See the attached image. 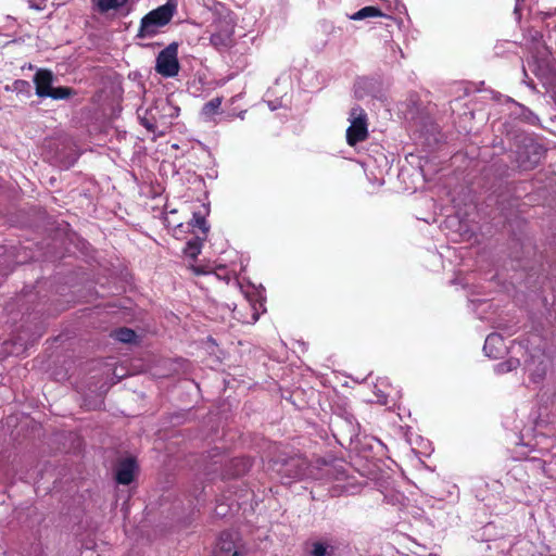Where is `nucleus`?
<instances>
[{
    "label": "nucleus",
    "mask_w": 556,
    "mask_h": 556,
    "mask_svg": "<svg viewBox=\"0 0 556 556\" xmlns=\"http://www.w3.org/2000/svg\"><path fill=\"white\" fill-rule=\"evenodd\" d=\"M381 16H383V13H382V11L379 8L372 7V5H368V7L362 8L357 12H355L351 16V18L354 20V21H361V20H364V18H367V17H381Z\"/></svg>",
    "instance_id": "15"
},
{
    "label": "nucleus",
    "mask_w": 556,
    "mask_h": 556,
    "mask_svg": "<svg viewBox=\"0 0 556 556\" xmlns=\"http://www.w3.org/2000/svg\"><path fill=\"white\" fill-rule=\"evenodd\" d=\"M179 70L178 43L172 42L157 54L155 71L163 77H175Z\"/></svg>",
    "instance_id": "5"
},
{
    "label": "nucleus",
    "mask_w": 556,
    "mask_h": 556,
    "mask_svg": "<svg viewBox=\"0 0 556 556\" xmlns=\"http://www.w3.org/2000/svg\"><path fill=\"white\" fill-rule=\"evenodd\" d=\"M184 252L187 256L195 258L201 252V243L199 241V237L194 240L188 241Z\"/></svg>",
    "instance_id": "21"
},
{
    "label": "nucleus",
    "mask_w": 556,
    "mask_h": 556,
    "mask_svg": "<svg viewBox=\"0 0 556 556\" xmlns=\"http://www.w3.org/2000/svg\"><path fill=\"white\" fill-rule=\"evenodd\" d=\"M510 370H511V367H508L507 363H501L497 365V371H500V372H507Z\"/></svg>",
    "instance_id": "24"
},
{
    "label": "nucleus",
    "mask_w": 556,
    "mask_h": 556,
    "mask_svg": "<svg viewBox=\"0 0 556 556\" xmlns=\"http://www.w3.org/2000/svg\"><path fill=\"white\" fill-rule=\"evenodd\" d=\"M222 102H223L222 97H216V98L211 99L210 101L204 103V105L202 106L201 114L206 118H211L212 116H214L215 114H217L219 112Z\"/></svg>",
    "instance_id": "16"
},
{
    "label": "nucleus",
    "mask_w": 556,
    "mask_h": 556,
    "mask_svg": "<svg viewBox=\"0 0 556 556\" xmlns=\"http://www.w3.org/2000/svg\"><path fill=\"white\" fill-rule=\"evenodd\" d=\"M214 30L210 41L214 48L225 51L235 45V25L225 18H219L213 24Z\"/></svg>",
    "instance_id": "7"
},
{
    "label": "nucleus",
    "mask_w": 556,
    "mask_h": 556,
    "mask_svg": "<svg viewBox=\"0 0 556 556\" xmlns=\"http://www.w3.org/2000/svg\"><path fill=\"white\" fill-rule=\"evenodd\" d=\"M175 5L166 3L152 10L141 20L138 38H149L157 34L159 28L167 25L173 18Z\"/></svg>",
    "instance_id": "2"
},
{
    "label": "nucleus",
    "mask_w": 556,
    "mask_h": 556,
    "mask_svg": "<svg viewBox=\"0 0 556 556\" xmlns=\"http://www.w3.org/2000/svg\"><path fill=\"white\" fill-rule=\"evenodd\" d=\"M506 363L508 367H511V369L517 368L519 366V359H509Z\"/></svg>",
    "instance_id": "25"
},
{
    "label": "nucleus",
    "mask_w": 556,
    "mask_h": 556,
    "mask_svg": "<svg viewBox=\"0 0 556 556\" xmlns=\"http://www.w3.org/2000/svg\"><path fill=\"white\" fill-rule=\"evenodd\" d=\"M349 121L351 125L346 129V142L355 147L368 138V117L362 106L355 105L350 111Z\"/></svg>",
    "instance_id": "4"
},
{
    "label": "nucleus",
    "mask_w": 556,
    "mask_h": 556,
    "mask_svg": "<svg viewBox=\"0 0 556 556\" xmlns=\"http://www.w3.org/2000/svg\"><path fill=\"white\" fill-rule=\"evenodd\" d=\"M237 534L230 531H223L216 544L217 556H239L236 546Z\"/></svg>",
    "instance_id": "10"
},
{
    "label": "nucleus",
    "mask_w": 556,
    "mask_h": 556,
    "mask_svg": "<svg viewBox=\"0 0 556 556\" xmlns=\"http://www.w3.org/2000/svg\"><path fill=\"white\" fill-rule=\"evenodd\" d=\"M528 65L547 90L556 91V63L546 46H542V49L536 48V53L532 54Z\"/></svg>",
    "instance_id": "1"
},
{
    "label": "nucleus",
    "mask_w": 556,
    "mask_h": 556,
    "mask_svg": "<svg viewBox=\"0 0 556 556\" xmlns=\"http://www.w3.org/2000/svg\"><path fill=\"white\" fill-rule=\"evenodd\" d=\"M311 556H332V547L320 541H315L312 543Z\"/></svg>",
    "instance_id": "18"
},
{
    "label": "nucleus",
    "mask_w": 556,
    "mask_h": 556,
    "mask_svg": "<svg viewBox=\"0 0 556 556\" xmlns=\"http://www.w3.org/2000/svg\"><path fill=\"white\" fill-rule=\"evenodd\" d=\"M73 94H75V91L70 87H52L47 97L59 100L67 99Z\"/></svg>",
    "instance_id": "20"
},
{
    "label": "nucleus",
    "mask_w": 556,
    "mask_h": 556,
    "mask_svg": "<svg viewBox=\"0 0 556 556\" xmlns=\"http://www.w3.org/2000/svg\"><path fill=\"white\" fill-rule=\"evenodd\" d=\"M137 463L135 458L128 457L119 460L115 467V480L118 484H130L137 471Z\"/></svg>",
    "instance_id": "9"
},
{
    "label": "nucleus",
    "mask_w": 556,
    "mask_h": 556,
    "mask_svg": "<svg viewBox=\"0 0 556 556\" xmlns=\"http://www.w3.org/2000/svg\"><path fill=\"white\" fill-rule=\"evenodd\" d=\"M505 350L503 337L498 333H491L486 337L483 351L491 358H500Z\"/></svg>",
    "instance_id": "12"
},
{
    "label": "nucleus",
    "mask_w": 556,
    "mask_h": 556,
    "mask_svg": "<svg viewBox=\"0 0 556 556\" xmlns=\"http://www.w3.org/2000/svg\"><path fill=\"white\" fill-rule=\"evenodd\" d=\"M53 75L48 70H39L34 77L36 86V94L40 98H46L52 89Z\"/></svg>",
    "instance_id": "11"
},
{
    "label": "nucleus",
    "mask_w": 556,
    "mask_h": 556,
    "mask_svg": "<svg viewBox=\"0 0 556 556\" xmlns=\"http://www.w3.org/2000/svg\"><path fill=\"white\" fill-rule=\"evenodd\" d=\"M545 155L542 144L532 138H523L516 150V162L523 170H531L536 167Z\"/></svg>",
    "instance_id": "3"
},
{
    "label": "nucleus",
    "mask_w": 556,
    "mask_h": 556,
    "mask_svg": "<svg viewBox=\"0 0 556 556\" xmlns=\"http://www.w3.org/2000/svg\"><path fill=\"white\" fill-rule=\"evenodd\" d=\"M544 375H545V367L542 368L538 374L534 375V377H535L534 380L536 381V380L542 379L544 377Z\"/></svg>",
    "instance_id": "26"
},
{
    "label": "nucleus",
    "mask_w": 556,
    "mask_h": 556,
    "mask_svg": "<svg viewBox=\"0 0 556 556\" xmlns=\"http://www.w3.org/2000/svg\"><path fill=\"white\" fill-rule=\"evenodd\" d=\"M112 337L123 343H131L137 338L136 332L127 327H122L112 332Z\"/></svg>",
    "instance_id": "17"
},
{
    "label": "nucleus",
    "mask_w": 556,
    "mask_h": 556,
    "mask_svg": "<svg viewBox=\"0 0 556 556\" xmlns=\"http://www.w3.org/2000/svg\"><path fill=\"white\" fill-rule=\"evenodd\" d=\"M168 108L165 101H155L147 109L137 111L140 124L150 132H156L160 125H165L166 115L164 111Z\"/></svg>",
    "instance_id": "6"
},
{
    "label": "nucleus",
    "mask_w": 556,
    "mask_h": 556,
    "mask_svg": "<svg viewBox=\"0 0 556 556\" xmlns=\"http://www.w3.org/2000/svg\"><path fill=\"white\" fill-rule=\"evenodd\" d=\"M434 222L439 225V228L447 236L452 228V225L450 222V215L444 214L443 208H441V212L438 215V217L434 219Z\"/></svg>",
    "instance_id": "22"
},
{
    "label": "nucleus",
    "mask_w": 556,
    "mask_h": 556,
    "mask_svg": "<svg viewBox=\"0 0 556 556\" xmlns=\"http://www.w3.org/2000/svg\"><path fill=\"white\" fill-rule=\"evenodd\" d=\"M510 370H511V367H508L507 363H501L497 365V371H500V372H507Z\"/></svg>",
    "instance_id": "23"
},
{
    "label": "nucleus",
    "mask_w": 556,
    "mask_h": 556,
    "mask_svg": "<svg viewBox=\"0 0 556 556\" xmlns=\"http://www.w3.org/2000/svg\"><path fill=\"white\" fill-rule=\"evenodd\" d=\"M526 39L529 42V50L531 54L536 53V48L542 49V46H546L543 42V35L536 29H529L527 31Z\"/></svg>",
    "instance_id": "14"
},
{
    "label": "nucleus",
    "mask_w": 556,
    "mask_h": 556,
    "mask_svg": "<svg viewBox=\"0 0 556 556\" xmlns=\"http://www.w3.org/2000/svg\"><path fill=\"white\" fill-rule=\"evenodd\" d=\"M252 467V459L248 456L233 457L225 464L223 479L238 478L245 475Z\"/></svg>",
    "instance_id": "8"
},
{
    "label": "nucleus",
    "mask_w": 556,
    "mask_h": 556,
    "mask_svg": "<svg viewBox=\"0 0 556 556\" xmlns=\"http://www.w3.org/2000/svg\"><path fill=\"white\" fill-rule=\"evenodd\" d=\"M129 0H93L94 9L104 14L111 10H118L124 7Z\"/></svg>",
    "instance_id": "13"
},
{
    "label": "nucleus",
    "mask_w": 556,
    "mask_h": 556,
    "mask_svg": "<svg viewBox=\"0 0 556 556\" xmlns=\"http://www.w3.org/2000/svg\"><path fill=\"white\" fill-rule=\"evenodd\" d=\"M189 225L193 229L198 228L202 232V235L204 237H206V233L208 231V227L206 225L205 217L200 212L193 213V216H192Z\"/></svg>",
    "instance_id": "19"
}]
</instances>
